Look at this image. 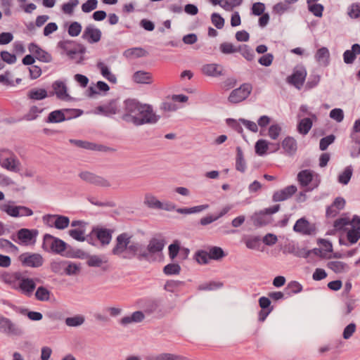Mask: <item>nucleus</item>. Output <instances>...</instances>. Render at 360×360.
Masks as SVG:
<instances>
[{
    "mask_svg": "<svg viewBox=\"0 0 360 360\" xmlns=\"http://www.w3.org/2000/svg\"><path fill=\"white\" fill-rule=\"evenodd\" d=\"M70 219L66 216L56 214L54 220V227L57 229L63 230L68 226Z\"/></svg>",
    "mask_w": 360,
    "mask_h": 360,
    "instance_id": "obj_45",
    "label": "nucleus"
},
{
    "mask_svg": "<svg viewBox=\"0 0 360 360\" xmlns=\"http://www.w3.org/2000/svg\"><path fill=\"white\" fill-rule=\"evenodd\" d=\"M353 168L352 165L346 167L344 171L338 176V181L340 183L347 185L352 177Z\"/></svg>",
    "mask_w": 360,
    "mask_h": 360,
    "instance_id": "obj_44",
    "label": "nucleus"
},
{
    "mask_svg": "<svg viewBox=\"0 0 360 360\" xmlns=\"http://www.w3.org/2000/svg\"><path fill=\"white\" fill-rule=\"evenodd\" d=\"M0 249L6 252H18V248L11 243L10 240L1 238H0Z\"/></svg>",
    "mask_w": 360,
    "mask_h": 360,
    "instance_id": "obj_41",
    "label": "nucleus"
},
{
    "mask_svg": "<svg viewBox=\"0 0 360 360\" xmlns=\"http://www.w3.org/2000/svg\"><path fill=\"white\" fill-rule=\"evenodd\" d=\"M165 245V241L164 239L151 238L148 242L146 250L143 248V252L147 254L148 260H149L150 255L162 252Z\"/></svg>",
    "mask_w": 360,
    "mask_h": 360,
    "instance_id": "obj_21",
    "label": "nucleus"
},
{
    "mask_svg": "<svg viewBox=\"0 0 360 360\" xmlns=\"http://www.w3.org/2000/svg\"><path fill=\"white\" fill-rule=\"evenodd\" d=\"M67 261H52L50 263V268L52 272L58 274H63L65 273V267L66 266Z\"/></svg>",
    "mask_w": 360,
    "mask_h": 360,
    "instance_id": "obj_46",
    "label": "nucleus"
},
{
    "mask_svg": "<svg viewBox=\"0 0 360 360\" xmlns=\"http://www.w3.org/2000/svg\"><path fill=\"white\" fill-rule=\"evenodd\" d=\"M255 153L260 156H262L266 153L268 150V143L266 140L259 139L258 140L255 146Z\"/></svg>",
    "mask_w": 360,
    "mask_h": 360,
    "instance_id": "obj_54",
    "label": "nucleus"
},
{
    "mask_svg": "<svg viewBox=\"0 0 360 360\" xmlns=\"http://www.w3.org/2000/svg\"><path fill=\"white\" fill-rule=\"evenodd\" d=\"M247 166L244 159L243 152L240 146L236 147V169L244 173L246 171Z\"/></svg>",
    "mask_w": 360,
    "mask_h": 360,
    "instance_id": "obj_34",
    "label": "nucleus"
},
{
    "mask_svg": "<svg viewBox=\"0 0 360 360\" xmlns=\"http://www.w3.org/2000/svg\"><path fill=\"white\" fill-rule=\"evenodd\" d=\"M327 267L336 274L345 273L350 269L349 265L340 261H331L328 262Z\"/></svg>",
    "mask_w": 360,
    "mask_h": 360,
    "instance_id": "obj_32",
    "label": "nucleus"
},
{
    "mask_svg": "<svg viewBox=\"0 0 360 360\" xmlns=\"http://www.w3.org/2000/svg\"><path fill=\"white\" fill-rule=\"evenodd\" d=\"M41 248L45 252L67 258H83L85 257L83 250L74 248L63 240L49 233L44 235Z\"/></svg>",
    "mask_w": 360,
    "mask_h": 360,
    "instance_id": "obj_3",
    "label": "nucleus"
},
{
    "mask_svg": "<svg viewBox=\"0 0 360 360\" xmlns=\"http://www.w3.org/2000/svg\"><path fill=\"white\" fill-rule=\"evenodd\" d=\"M210 259L213 260H220L224 257H226V254L224 252L223 249L220 247L217 246H212L209 248L208 251Z\"/></svg>",
    "mask_w": 360,
    "mask_h": 360,
    "instance_id": "obj_40",
    "label": "nucleus"
},
{
    "mask_svg": "<svg viewBox=\"0 0 360 360\" xmlns=\"http://www.w3.org/2000/svg\"><path fill=\"white\" fill-rule=\"evenodd\" d=\"M58 47L65 54L70 60H74L77 64H81L85 60L84 54L86 51V47L79 43L73 40H63L58 43Z\"/></svg>",
    "mask_w": 360,
    "mask_h": 360,
    "instance_id": "obj_4",
    "label": "nucleus"
},
{
    "mask_svg": "<svg viewBox=\"0 0 360 360\" xmlns=\"http://www.w3.org/2000/svg\"><path fill=\"white\" fill-rule=\"evenodd\" d=\"M297 190V187L294 185L288 186L274 192L272 195V200L274 202H281L288 200L296 193Z\"/></svg>",
    "mask_w": 360,
    "mask_h": 360,
    "instance_id": "obj_20",
    "label": "nucleus"
},
{
    "mask_svg": "<svg viewBox=\"0 0 360 360\" xmlns=\"http://www.w3.org/2000/svg\"><path fill=\"white\" fill-rule=\"evenodd\" d=\"M291 252L296 257L307 258L311 253V251H309L306 248L293 247Z\"/></svg>",
    "mask_w": 360,
    "mask_h": 360,
    "instance_id": "obj_62",
    "label": "nucleus"
},
{
    "mask_svg": "<svg viewBox=\"0 0 360 360\" xmlns=\"http://www.w3.org/2000/svg\"><path fill=\"white\" fill-rule=\"evenodd\" d=\"M180 271L181 266L178 264H169L163 269L166 275H176L180 273Z\"/></svg>",
    "mask_w": 360,
    "mask_h": 360,
    "instance_id": "obj_60",
    "label": "nucleus"
},
{
    "mask_svg": "<svg viewBox=\"0 0 360 360\" xmlns=\"http://www.w3.org/2000/svg\"><path fill=\"white\" fill-rule=\"evenodd\" d=\"M316 226L311 224L305 217L297 219L293 226V231L304 236H311L316 233Z\"/></svg>",
    "mask_w": 360,
    "mask_h": 360,
    "instance_id": "obj_14",
    "label": "nucleus"
},
{
    "mask_svg": "<svg viewBox=\"0 0 360 360\" xmlns=\"http://www.w3.org/2000/svg\"><path fill=\"white\" fill-rule=\"evenodd\" d=\"M143 203L146 206L150 209L160 210L162 208V202L150 193H147L144 195Z\"/></svg>",
    "mask_w": 360,
    "mask_h": 360,
    "instance_id": "obj_33",
    "label": "nucleus"
},
{
    "mask_svg": "<svg viewBox=\"0 0 360 360\" xmlns=\"http://www.w3.org/2000/svg\"><path fill=\"white\" fill-rule=\"evenodd\" d=\"M335 140V136L333 134H330L328 136H326L322 138L319 142L320 150L322 151L326 150L330 144L334 143Z\"/></svg>",
    "mask_w": 360,
    "mask_h": 360,
    "instance_id": "obj_58",
    "label": "nucleus"
},
{
    "mask_svg": "<svg viewBox=\"0 0 360 360\" xmlns=\"http://www.w3.org/2000/svg\"><path fill=\"white\" fill-rule=\"evenodd\" d=\"M44 111V108H39L37 105H32L30 107L29 111L25 115L24 118L27 121H32L36 120L39 114Z\"/></svg>",
    "mask_w": 360,
    "mask_h": 360,
    "instance_id": "obj_43",
    "label": "nucleus"
},
{
    "mask_svg": "<svg viewBox=\"0 0 360 360\" xmlns=\"http://www.w3.org/2000/svg\"><path fill=\"white\" fill-rule=\"evenodd\" d=\"M238 52H240V54L248 61H252L255 58V55L254 51L248 45H239L238 46Z\"/></svg>",
    "mask_w": 360,
    "mask_h": 360,
    "instance_id": "obj_39",
    "label": "nucleus"
},
{
    "mask_svg": "<svg viewBox=\"0 0 360 360\" xmlns=\"http://www.w3.org/2000/svg\"><path fill=\"white\" fill-rule=\"evenodd\" d=\"M138 304L139 307L143 309V311L147 314H151L157 311L160 305L161 300L155 298H143L139 300Z\"/></svg>",
    "mask_w": 360,
    "mask_h": 360,
    "instance_id": "obj_16",
    "label": "nucleus"
},
{
    "mask_svg": "<svg viewBox=\"0 0 360 360\" xmlns=\"http://www.w3.org/2000/svg\"><path fill=\"white\" fill-rule=\"evenodd\" d=\"M315 58L319 64L323 66L328 65L330 62V53L328 48L321 47L319 49L315 54Z\"/></svg>",
    "mask_w": 360,
    "mask_h": 360,
    "instance_id": "obj_31",
    "label": "nucleus"
},
{
    "mask_svg": "<svg viewBox=\"0 0 360 360\" xmlns=\"http://www.w3.org/2000/svg\"><path fill=\"white\" fill-rule=\"evenodd\" d=\"M82 31V25L78 22H72L69 27L68 32L71 37H77Z\"/></svg>",
    "mask_w": 360,
    "mask_h": 360,
    "instance_id": "obj_63",
    "label": "nucleus"
},
{
    "mask_svg": "<svg viewBox=\"0 0 360 360\" xmlns=\"http://www.w3.org/2000/svg\"><path fill=\"white\" fill-rule=\"evenodd\" d=\"M38 234L37 229L22 228L17 231L16 235L13 234L11 239L20 245H32L36 243Z\"/></svg>",
    "mask_w": 360,
    "mask_h": 360,
    "instance_id": "obj_7",
    "label": "nucleus"
},
{
    "mask_svg": "<svg viewBox=\"0 0 360 360\" xmlns=\"http://www.w3.org/2000/svg\"><path fill=\"white\" fill-rule=\"evenodd\" d=\"M147 360H187L186 357L171 353H162L154 357H148Z\"/></svg>",
    "mask_w": 360,
    "mask_h": 360,
    "instance_id": "obj_37",
    "label": "nucleus"
},
{
    "mask_svg": "<svg viewBox=\"0 0 360 360\" xmlns=\"http://www.w3.org/2000/svg\"><path fill=\"white\" fill-rule=\"evenodd\" d=\"M19 312L22 315L27 316L29 319L32 321H38L43 318V315L41 312L29 311L26 308H20Z\"/></svg>",
    "mask_w": 360,
    "mask_h": 360,
    "instance_id": "obj_47",
    "label": "nucleus"
},
{
    "mask_svg": "<svg viewBox=\"0 0 360 360\" xmlns=\"http://www.w3.org/2000/svg\"><path fill=\"white\" fill-rule=\"evenodd\" d=\"M285 290L288 295L299 293L302 290V285L297 281H292L288 283Z\"/></svg>",
    "mask_w": 360,
    "mask_h": 360,
    "instance_id": "obj_49",
    "label": "nucleus"
},
{
    "mask_svg": "<svg viewBox=\"0 0 360 360\" xmlns=\"http://www.w3.org/2000/svg\"><path fill=\"white\" fill-rule=\"evenodd\" d=\"M70 142L77 147L84 148L90 150L103 151L105 150L106 147L102 145H97L96 143L76 139H70Z\"/></svg>",
    "mask_w": 360,
    "mask_h": 360,
    "instance_id": "obj_27",
    "label": "nucleus"
},
{
    "mask_svg": "<svg viewBox=\"0 0 360 360\" xmlns=\"http://www.w3.org/2000/svg\"><path fill=\"white\" fill-rule=\"evenodd\" d=\"M45 121L47 123H59L65 121L63 109L56 110L51 112Z\"/></svg>",
    "mask_w": 360,
    "mask_h": 360,
    "instance_id": "obj_35",
    "label": "nucleus"
},
{
    "mask_svg": "<svg viewBox=\"0 0 360 360\" xmlns=\"http://www.w3.org/2000/svg\"><path fill=\"white\" fill-rule=\"evenodd\" d=\"M308 10L316 17L321 18L323 15L324 7L321 4H308Z\"/></svg>",
    "mask_w": 360,
    "mask_h": 360,
    "instance_id": "obj_56",
    "label": "nucleus"
},
{
    "mask_svg": "<svg viewBox=\"0 0 360 360\" xmlns=\"http://www.w3.org/2000/svg\"><path fill=\"white\" fill-rule=\"evenodd\" d=\"M85 257L82 259H87L86 264L90 267H101L102 270L106 271L109 269L108 258L105 255H89L83 251Z\"/></svg>",
    "mask_w": 360,
    "mask_h": 360,
    "instance_id": "obj_15",
    "label": "nucleus"
},
{
    "mask_svg": "<svg viewBox=\"0 0 360 360\" xmlns=\"http://www.w3.org/2000/svg\"><path fill=\"white\" fill-rule=\"evenodd\" d=\"M53 91L50 92L49 96L56 95V97L62 101H68L70 99V95L68 94V88L65 83L60 80H56L52 84Z\"/></svg>",
    "mask_w": 360,
    "mask_h": 360,
    "instance_id": "obj_17",
    "label": "nucleus"
},
{
    "mask_svg": "<svg viewBox=\"0 0 360 360\" xmlns=\"http://www.w3.org/2000/svg\"><path fill=\"white\" fill-rule=\"evenodd\" d=\"M146 53V51L141 47L129 49L126 50L124 52V54L127 56H135L136 58H141V57L145 56Z\"/></svg>",
    "mask_w": 360,
    "mask_h": 360,
    "instance_id": "obj_61",
    "label": "nucleus"
},
{
    "mask_svg": "<svg viewBox=\"0 0 360 360\" xmlns=\"http://www.w3.org/2000/svg\"><path fill=\"white\" fill-rule=\"evenodd\" d=\"M281 146L284 153L289 156L294 155L297 150V141L292 136L285 137L281 143Z\"/></svg>",
    "mask_w": 360,
    "mask_h": 360,
    "instance_id": "obj_25",
    "label": "nucleus"
},
{
    "mask_svg": "<svg viewBox=\"0 0 360 360\" xmlns=\"http://www.w3.org/2000/svg\"><path fill=\"white\" fill-rule=\"evenodd\" d=\"M347 237L351 244L356 243L360 238V230L352 229L347 232Z\"/></svg>",
    "mask_w": 360,
    "mask_h": 360,
    "instance_id": "obj_64",
    "label": "nucleus"
},
{
    "mask_svg": "<svg viewBox=\"0 0 360 360\" xmlns=\"http://www.w3.org/2000/svg\"><path fill=\"white\" fill-rule=\"evenodd\" d=\"M84 228H82L71 229L68 231V233L73 239L79 242H83L86 240V238L84 237Z\"/></svg>",
    "mask_w": 360,
    "mask_h": 360,
    "instance_id": "obj_55",
    "label": "nucleus"
},
{
    "mask_svg": "<svg viewBox=\"0 0 360 360\" xmlns=\"http://www.w3.org/2000/svg\"><path fill=\"white\" fill-rule=\"evenodd\" d=\"M96 68L100 70L101 75L112 84L117 83V77L109 70L108 67L103 62L99 61L96 64Z\"/></svg>",
    "mask_w": 360,
    "mask_h": 360,
    "instance_id": "obj_30",
    "label": "nucleus"
},
{
    "mask_svg": "<svg viewBox=\"0 0 360 360\" xmlns=\"http://www.w3.org/2000/svg\"><path fill=\"white\" fill-rule=\"evenodd\" d=\"M0 165L8 171L18 172L21 163L17 156L9 150H0Z\"/></svg>",
    "mask_w": 360,
    "mask_h": 360,
    "instance_id": "obj_6",
    "label": "nucleus"
},
{
    "mask_svg": "<svg viewBox=\"0 0 360 360\" xmlns=\"http://www.w3.org/2000/svg\"><path fill=\"white\" fill-rule=\"evenodd\" d=\"M0 210L13 217H19V206L4 204L0 206Z\"/></svg>",
    "mask_w": 360,
    "mask_h": 360,
    "instance_id": "obj_48",
    "label": "nucleus"
},
{
    "mask_svg": "<svg viewBox=\"0 0 360 360\" xmlns=\"http://www.w3.org/2000/svg\"><path fill=\"white\" fill-rule=\"evenodd\" d=\"M132 236L128 233L119 234L115 239V245L112 254L124 259L137 258L139 261L147 260V254L143 252V245L139 242L131 241Z\"/></svg>",
    "mask_w": 360,
    "mask_h": 360,
    "instance_id": "obj_2",
    "label": "nucleus"
},
{
    "mask_svg": "<svg viewBox=\"0 0 360 360\" xmlns=\"http://www.w3.org/2000/svg\"><path fill=\"white\" fill-rule=\"evenodd\" d=\"M160 117L154 112L152 105L142 103L135 98L124 100L120 111L121 120L136 127L155 124Z\"/></svg>",
    "mask_w": 360,
    "mask_h": 360,
    "instance_id": "obj_1",
    "label": "nucleus"
},
{
    "mask_svg": "<svg viewBox=\"0 0 360 360\" xmlns=\"http://www.w3.org/2000/svg\"><path fill=\"white\" fill-rule=\"evenodd\" d=\"M29 51L34 55V57L39 61L44 63H50L52 60V57L50 53L43 50L37 44L32 42L28 45Z\"/></svg>",
    "mask_w": 360,
    "mask_h": 360,
    "instance_id": "obj_18",
    "label": "nucleus"
},
{
    "mask_svg": "<svg viewBox=\"0 0 360 360\" xmlns=\"http://www.w3.org/2000/svg\"><path fill=\"white\" fill-rule=\"evenodd\" d=\"M82 37L90 44L96 43L101 38V31L93 25H89L85 27Z\"/></svg>",
    "mask_w": 360,
    "mask_h": 360,
    "instance_id": "obj_19",
    "label": "nucleus"
},
{
    "mask_svg": "<svg viewBox=\"0 0 360 360\" xmlns=\"http://www.w3.org/2000/svg\"><path fill=\"white\" fill-rule=\"evenodd\" d=\"M360 54V45L354 44L351 50H346L343 53V60L346 64H352L355 60L356 56Z\"/></svg>",
    "mask_w": 360,
    "mask_h": 360,
    "instance_id": "obj_28",
    "label": "nucleus"
},
{
    "mask_svg": "<svg viewBox=\"0 0 360 360\" xmlns=\"http://www.w3.org/2000/svg\"><path fill=\"white\" fill-rule=\"evenodd\" d=\"M252 91V86L250 84L244 83L239 88L233 89L229 98L228 100L229 102L232 103H240L245 99H246L249 95L250 94Z\"/></svg>",
    "mask_w": 360,
    "mask_h": 360,
    "instance_id": "obj_9",
    "label": "nucleus"
},
{
    "mask_svg": "<svg viewBox=\"0 0 360 360\" xmlns=\"http://www.w3.org/2000/svg\"><path fill=\"white\" fill-rule=\"evenodd\" d=\"M307 70L304 67H296L291 75L287 77V82L297 89H300L305 81Z\"/></svg>",
    "mask_w": 360,
    "mask_h": 360,
    "instance_id": "obj_13",
    "label": "nucleus"
},
{
    "mask_svg": "<svg viewBox=\"0 0 360 360\" xmlns=\"http://www.w3.org/2000/svg\"><path fill=\"white\" fill-rule=\"evenodd\" d=\"M112 233V230L96 226L93 228L90 235L95 236L103 245H107L111 241ZM86 240L89 243L94 245V243L92 242V238L91 236H89Z\"/></svg>",
    "mask_w": 360,
    "mask_h": 360,
    "instance_id": "obj_8",
    "label": "nucleus"
},
{
    "mask_svg": "<svg viewBox=\"0 0 360 360\" xmlns=\"http://www.w3.org/2000/svg\"><path fill=\"white\" fill-rule=\"evenodd\" d=\"M63 111L64 113L65 120L77 118L83 113V110L75 108H63Z\"/></svg>",
    "mask_w": 360,
    "mask_h": 360,
    "instance_id": "obj_53",
    "label": "nucleus"
},
{
    "mask_svg": "<svg viewBox=\"0 0 360 360\" xmlns=\"http://www.w3.org/2000/svg\"><path fill=\"white\" fill-rule=\"evenodd\" d=\"M96 110L98 112L107 117L112 116L120 112L117 105V100L115 99L111 100L105 105H99L96 108Z\"/></svg>",
    "mask_w": 360,
    "mask_h": 360,
    "instance_id": "obj_24",
    "label": "nucleus"
},
{
    "mask_svg": "<svg viewBox=\"0 0 360 360\" xmlns=\"http://www.w3.org/2000/svg\"><path fill=\"white\" fill-rule=\"evenodd\" d=\"M51 291L44 286L37 288L35 292V297L37 300L41 302L49 301L50 300Z\"/></svg>",
    "mask_w": 360,
    "mask_h": 360,
    "instance_id": "obj_42",
    "label": "nucleus"
},
{
    "mask_svg": "<svg viewBox=\"0 0 360 360\" xmlns=\"http://www.w3.org/2000/svg\"><path fill=\"white\" fill-rule=\"evenodd\" d=\"M194 259L200 264H207L210 259L208 252L203 250H198L195 253Z\"/></svg>",
    "mask_w": 360,
    "mask_h": 360,
    "instance_id": "obj_50",
    "label": "nucleus"
},
{
    "mask_svg": "<svg viewBox=\"0 0 360 360\" xmlns=\"http://www.w3.org/2000/svg\"><path fill=\"white\" fill-rule=\"evenodd\" d=\"M84 317L82 315H76L72 317L66 318L65 322L68 326L77 327L82 325L84 322Z\"/></svg>",
    "mask_w": 360,
    "mask_h": 360,
    "instance_id": "obj_51",
    "label": "nucleus"
},
{
    "mask_svg": "<svg viewBox=\"0 0 360 360\" xmlns=\"http://www.w3.org/2000/svg\"><path fill=\"white\" fill-rule=\"evenodd\" d=\"M132 80L141 84H150L153 82L152 74L143 70L135 72L132 75Z\"/></svg>",
    "mask_w": 360,
    "mask_h": 360,
    "instance_id": "obj_26",
    "label": "nucleus"
},
{
    "mask_svg": "<svg viewBox=\"0 0 360 360\" xmlns=\"http://www.w3.org/2000/svg\"><path fill=\"white\" fill-rule=\"evenodd\" d=\"M22 265L26 267L38 268L43 265L44 259L40 254L25 252L19 256Z\"/></svg>",
    "mask_w": 360,
    "mask_h": 360,
    "instance_id": "obj_10",
    "label": "nucleus"
},
{
    "mask_svg": "<svg viewBox=\"0 0 360 360\" xmlns=\"http://www.w3.org/2000/svg\"><path fill=\"white\" fill-rule=\"evenodd\" d=\"M36 288V283L33 279L29 278H22L18 289L27 297H30Z\"/></svg>",
    "mask_w": 360,
    "mask_h": 360,
    "instance_id": "obj_23",
    "label": "nucleus"
},
{
    "mask_svg": "<svg viewBox=\"0 0 360 360\" xmlns=\"http://www.w3.org/2000/svg\"><path fill=\"white\" fill-rule=\"evenodd\" d=\"M0 332L10 335L20 336L23 330L9 319L0 315Z\"/></svg>",
    "mask_w": 360,
    "mask_h": 360,
    "instance_id": "obj_12",
    "label": "nucleus"
},
{
    "mask_svg": "<svg viewBox=\"0 0 360 360\" xmlns=\"http://www.w3.org/2000/svg\"><path fill=\"white\" fill-rule=\"evenodd\" d=\"M219 50L224 54H231L238 52V46L231 43L224 42L219 45Z\"/></svg>",
    "mask_w": 360,
    "mask_h": 360,
    "instance_id": "obj_57",
    "label": "nucleus"
},
{
    "mask_svg": "<svg viewBox=\"0 0 360 360\" xmlns=\"http://www.w3.org/2000/svg\"><path fill=\"white\" fill-rule=\"evenodd\" d=\"M80 269V264H76L70 261H67V264L65 267V274L68 276L76 275L79 272Z\"/></svg>",
    "mask_w": 360,
    "mask_h": 360,
    "instance_id": "obj_52",
    "label": "nucleus"
},
{
    "mask_svg": "<svg viewBox=\"0 0 360 360\" xmlns=\"http://www.w3.org/2000/svg\"><path fill=\"white\" fill-rule=\"evenodd\" d=\"M49 96L45 89L33 88L27 91V97L33 101H41Z\"/></svg>",
    "mask_w": 360,
    "mask_h": 360,
    "instance_id": "obj_29",
    "label": "nucleus"
},
{
    "mask_svg": "<svg viewBox=\"0 0 360 360\" xmlns=\"http://www.w3.org/2000/svg\"><path fill=\"white\" fill-rule=\"evenodd\" d=\"M223 285V283L220 281H210L208 283L199 285L198 286V290L200 291H211L219 289L222 288Z\"/></svg>",
    "mask_w": 360,
    "mask_h": 360,
    "instance_id": "obj_38",
    "label": "nucleus"
},
{
    "mask_svg": "<svg viewBox=\"0 0 360 360\" xmlns=\"http://www.w3.org/2000/svg\"><path fill=\"white\" fill-rule=\"evenodd\" d=\"M79 176L86 183L96 186L105 188L111 186V184L108 179L90 172H82L79 174Z\"/></svg>",
    "mask_w": 360,
    "mask_h": 360,
    "instance_id": "obj_11",
    "label": "nucleus"
},
{
    "mask_svg": "<svg viewBox=\"0 0 360 360\" xmlns=\"http://www.w3.org/2000/svg\"><path fill=\"white\" fill-rule=\"evenodd\" d=\"M297 179L302 187H306L305 191H311L316 188L321 181L319 175L311 169H303L299 172Z\"/></svg>",
    "mask_w": 360,
    "mask_h": 360,
    "instance_id": "obj_5",
    "label": "nucleus"
},
{
    "mask_svg": "<svg viewBox=\"0 0 360 360\" xmlns=\"http://www.w3.org/2000/svg\"><path fill=\"white\" fill-rule=\"evenodd\" d=\"M201 71L205 75L212 77H218L224 75L223 66L217 63L205 64L202 65Z\"/></svg>",
    "mask_w": 360,
    "mask_h": 360,
    "instance_id": "obj_22",
    "label": "nucleus"
},
{
    "mask_svg": "<svg viewBox=\"0 0 360 360\" xmlns=\"http://www.w3.org/2000/svg\"><path fill=\"white\" fill-rule=\"evenodd\" d=\"M312 125L313 122L311 119L309 117L304 118L301 120L297 124V131L302 135H306L311 129Z\"/></svg>",
    "mask_w": 360,
    "mask_h": 360,
    "instance_id": "obj_36",
    "label": "nucleus"
},
{
    "mask_svg": "<svg viewBox=\"0 0 360 360\" xmlns=\"http://www.w3.org/2000/svg\"><path fill=\"white\" fill-rule=\"evenodd\" d=\"M243 0H223L221 3L220 6L226 11H232L234 7L239 6L242 4Z\"/></svg>",
    "mask_w": 360,
    "mask_h": 360,
    "instance_id": "obj_59",
    "label": "nucleus"
}]
</instances>
